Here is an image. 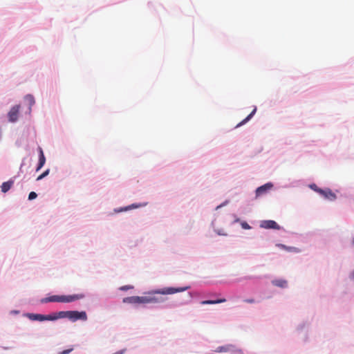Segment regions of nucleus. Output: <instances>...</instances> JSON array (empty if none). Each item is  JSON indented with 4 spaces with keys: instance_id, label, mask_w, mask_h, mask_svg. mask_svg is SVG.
<instances>
[{
    "instance_id": "21",
    "label": "nucleus",
    "mask_w": 354,
    "mask_h": 354,
    "mask_svg": "<svg viewBox=\"0 0 354 354\" xmlns=\"http://www.w3.org/2000/svg\"><path fill=\"white\" fill-rule=\"evenodd\" d=\"M129 288H130V287H129V286H122V287L120 288V290H128V289H129Z\"/></svg>"
},
{
    "instance_id": "23",
    "label": "nucleus",
    "mask_w": 354,
    "mask_h": 354,
    "mask_svg": "<svg viewBox=\"0 0 354 354\" xmlns=\"http://www.w3.org/2000/svg\"><path fill=\"white\" fill-rule=\"evenodd\" d=\"M279 246L282 248H286V246L284 245H282V244L279 245Z\"/></svg>"
},
{
    "instance_id": "2",
    "label": "nucleus",
    "mask_w": 354,
    "mask_h": 354,
    "mask_svg": "<svg viewBox=\"0 0 354 354\" xmlns=\"http://www.w3.org/2000/svg\"><path fill=\"white\" fill-rule=\"evenodd\" d=\"M84 295L82 294H75L71 295H53L48 297L43 298L41 300V303L48 302H62V303H71L76 300L84 298Z\"/></svg>"
},
{
    "instance_id": "14",
    "label": "nucleus",
    "mask_w": 354,
    "mask_h": 354,
    "mask_svg": "<svg viewBox=\"0 0 354 354\" xmlns=\"http://www.w3.org/2000/svg\"><path fill=\"white\" fill-rule=\"evenodd\" d=\"M25 100L28 102V104H29V112L30 113L31 111V106L34 105L35 101V99H34V97L31 95H27L26 97H25Z\"/></svg>"
},
{
    "instance_id": "15",
    "label": "nucleus",
    "mask_w": 354,
    "mask_h": 354,
    "mask_svg": "<svg viewBox=\"0 0 354 354\" xmlns=\"http://www.w3.org/2000/svg\"><path fill=\"white\" fill-rule=\"evenodd\" d=\"M229 346H219L216 348V352H218V353H221V352H227L229 351Z\"/></svg>"
},
{
    "instance_id": "16",
    "label": "nucleus",
    "mask_w": 354,
    "mask_h": 354,
    "mask_svg": "<svg viewBox=\"0 0 354 354\" xmlns=\"http://www.w3.org/2000/svg\"><path fill=\"white\" fill-rule=\"evenodd\" d=\"M49 171H50L49 169H46L44 173H42L41 175H39L37 178V180H40L43 179L44 177H46V176H48L49 174Z\"/></svg>"
},
{
    "instance_id": "8",
    "label": "nucleus",
    "mask_w": 354,
    "mask_h": 354,
    "mask_svg": "<svg viewBox=\"0 0 354 354\" xmlns=\"http://www.w3.org/2000/svg\"><path fill=\"white\" fill-rule=\"evenodd\" d=\"M39 163L37 167L36 171L40 170L46 162V158L44 156L43 150L41 147H39Z\"/></svg>"
},
{
    "instance_id": "4",
    "label": "nucleus",
    "mask_w": 354,
    "mask_h": 354,
    "mask_svg": "<svg viewBox=\"0 0 354 354\" xmlns=\"http://www.w3.org/2000/svg\"><path fill=\"white\" fill-rule=\"evenodd\" d=\"M26 316L28 318L32 321L44 322L57 320L56 313L50 315L28 313Z\"/></svg>"
},
{
    "instance_id": "3",
    "label": "nucleus",
    "mask_w": 354,
    "mask_h": 354,
    "mask_svg": "<svg viewBox=\"0 0 354 354\" xmlns=\"http://www.w3.org/2000/svg\"><path fill=\"white\" fill-rule=\"evenodd\" d=\"M57 319L62 318H68L72 322H76L77 320L81 319L86 321L87 319V315L84 311H77V310H68V311H59L56 313Z\"/></svg>"
},
{
    "instance_id": "10",
    "label": "nucleus",
    "mask_w": 354,
    "mask_h": 354,
    "mask_svg": "<svg viewBox=\"0 0 354 354\" xmlns=\"http://www.w3.org/2000/svg\"><path fill=\"white\" fill-rule=\"evenodd\" d=\"M14 181L12 180H10L8 181L3 183L1 186V192L3 193H6L12 187Z\"/></svg>"
},
{
    "instance_id": "1",
    "label": "nucleus",
    "mask_w": 354,
    "mask_h": 354,
    "mask_svg": "<svg viewBox=\"0 0 354 354\" xmlns=\"http://www.w3.org/2000/svg\"><path fill=\"white\" fill-rule=\"evenodd\" d=\"M189 288V286L183 288H165L153 292V294H149L147 296H132L128 297L123 299L124 303L130 304H149V303H162L166 300V298L162 297L156 296L154 294L160 295H172L176 292H180L185 291Z\"/></svg>"
},
{
    "instance_id": "19",
    "label": "nucleus",
    "mask_w": 354,
    "mask_h": 354,
    "mask_svg": "<svg viewBox=\"0 0 354 354\" xmlns=\"http://www.w3.org/2000/svg\"><path fill=\"white\" fill-rule=\"evenodd\" d=\"M73 350V348H71L69 349L64 350L63 351L60 352L59 354H68Z\"/></svg>"
},
{
    "instance_id": "18",
    "label": "nucleus",
    "mask_w": 354,
    "mask_h": 354,
    "mask_svg": "<svg viewBox=\"0 0 354 354\" xmlns=\"http://www.w3.org/2000/svg\"><path fill=\"white\" fill-rule=\"evenodd\" d=\"M241 227L243 228V229H245V230H249L251 228V227L249 225L248 223H247L246 222H243L241 223Z\"/></svg>"
},
{
    "instance_id": "20",
    "label": "nucleus",
    "mask_w": 354,
    "mask_h": 354,
    "mask_svg": "<svg viewBox=\"0 0 354 354\" xmlns=\"http://www.w3.org/2000/svg\"><path fill=\"white\" fill-rule=\"evenodd\" d=\"M244 301L246 303H249V304H253V303H254L255 301L254 299H245Z\"/></svg>"
},
{
    "instance_id": "5",
    "label": "nucleus",
    "mask_w": 354,
    "mask_h": 354,
    "mask_svg": "<svg viewBox=\"0 0 354 354\" xmlns=\"http://www.w3.org/2000/svg\"><path fill=\"white\" fill-rule=\"evenodd\" d=\"M260 227L264 229H280V226L274 221L272 220H266L261 221L260 223Z\"/></svg>"
},
{
    "instance_id": "22",
    "label": "nucleus",
    "mask_w": 354,
    "mask_h": 354,
    "mask_svg": "<svg viewBox=\"0 0 354 354\" xmlns=\"http://www.w3.org/2000/svg\"><path fill=\"white\" fill-rule=\"evenodd\" d=\"M350 277L352 280L354 281V270L351 273Z\"/></svg>"
},
{
    "instance_id": "26",
    "label": "nucleus",
    "mask_w": 354,
    "mask_h": 354,
    "mask_svg": "<svg viewBox=\"0 0 354 354\" xmlns=\"http://www.w3.org/2000/svg\"><path fill=\"white\" fill-rule=\"evenodd\" d=\"M316 185H314L313 186H311V188L315 189Z\"/></svg>"
},
{
    "instance_id": "13",
    "label": "nucleus",
    "mask_w": 354,
    "mask_h": 354,
    "mask_svg": "<svg viewBox=\"0 0 354 354\" xmlns=\"http://www.w3.org/2000/svg\"><path fill=\"white\" fill-rule=\"evenodd\" d=\"M226 301L225 299H220L217 300H205L201 301V304H216L220 303H224Z\"/></svg>"
},
{
    "instance_id": "11",
    "label": "nucleus",
    "mask_w": 354,
    "mask_h": 354,
    "mask_svg": "<svg viewBox=\"0 0 354 354\" xmlns=\"http://www.w3.org/2000/svg\"><path fill=\"white\" fill-rule=\"evenodd\" d=\"M272 283L274 286L280 288H286L288 286V281L282 279H274L272 281Z\"/></svg>"
},
{
    "instance_id": "27",
    "label": "nucleus",
    "mask_w": 354,
    "mask_h": 354,
    "mask_svg": "<svg viewBox=\"0 0 354 354\" xmlns=\"http://www.w3.org/2000/svg\"><path fill=\"white\" fill-rule=\"evenodd\" d=\"M133 207H138V205H132Z\"/></svg>"
},
{
    "instance_id": "24",
    "label": "nucleus",
    "mask_w": 354,
    "mask_h": 354,
    "mask_svg": "<svg viewBox=\"0 0 354 354\" xmlns=\"http://www.w3.org/2000/svg\"><path fill=\"white\" fill-rule=\"evenodd\" d=\"M316 185H314L313 186H311V188L315 189Z\"/></svg>"
},
{
    "instance_id": "12",
    "label": "nucleus",
    "mask_w": 354,
    "mask_h": 354,
    "mask_svg": "<svg viewBox=\"0 0 354 354\" xmlns=\"http://www.w3.org/2000/svg\"><path fill=\"white\" fill-rule=\"evenodd\" d=\"M256 111H257V108H254L253 109V111L251 112L250 114H249L244 120H243L241 122H239L236 126V127H239L242 125H243L244 124H245L248 121H249L252 117L254 115V113H256Z\"/></svg>"
},
{
    "instance_id": "25",
    "label": "nucleus",
    "mask_w": 354,
    "mask_h": 354,
    "mask_svg": "<svg viewBox=\"0 0 354 354\" xmlns=\"http://www.w3.org/2000/svg\"><path fill=\"white\" fill-rule=\"evenodd\" d=\"M316 185H314L313 186H311V188L315 189Z\"/></svg>"
},
{
    "instance_id": "17",
    "label": "nucleus",
    "mask_w": 354,
    "mask_h": 354,
    "mask_svg": "<svg viewBox=\"0 0 354 354\" xmlns=\"http://www.w3.org/2000/svg\"><path fill=\"white\" fill-rule=\"evenodd\" d=\"M37 196V194L35 192H31L28 195L29 200H33L36 198Z\"/></svg>"
},
{
    "instance_id": "6",
    "label": "nucleus",
    "mask_w": 354,
    "mask_h": 354,
    "mask_svg": "<svg viewBox=\"0 0 354 354\" xmlns=\"http://www.w3.org/2000/svg\"><path fill=\"white\" fill-rule=\"evenodd\" d=\"M19 111V106H13L8 113V118L10 122H16L18 119V113Z\"/></svg>"
},
{
    "instance_id": "9",
    "label": "nucleus",
    "mask_w": 354,
    "mask_h": 354,
    "mask_svg": "<svg viewBox=\"0 0 354 354\" xmlns=\"http://www.w3.org/2000/svg\"><path fill=\"white\" fill-rule=\"evenodd\" d=\"M317 192L323 194L326 198H328L330 200H334L335 198V194H333L330 190L324 191L321 189H315Z\"/></svg>"
},
{
    "instance_id": "7",
    "label": "nucleus",
    "mask_w": 354,
    "mask_h": 354,
    "mask_svg": "<svg viewBox=\"0 0 354 354\" xmlns=\"http://www.w3.org/2000/svg\"><path fill=\"white\" fill-rule=\"evenodd\" d=\"M272 187H273V185L271 183H268L258 187L256 190L257 196H259L265 194L268 190H270Z\"/></svg>"
}]
</instances>
